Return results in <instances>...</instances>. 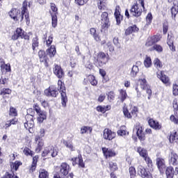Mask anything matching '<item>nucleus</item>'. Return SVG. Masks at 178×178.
<instances>
[{
  "label": "nucleus",
  "mask_w": 178,
  "mask_h": 178,
  "mask_svg": "<svg viewBox=\"0 0 178 178\" xmlns=\"http://www.w3.org/2000/svg\"><path fill=\"white\" fill-rule=\"evenodd\" d=\"M168 162L170 165L176 166L178 165V156L175 152H171L168 156Z\"/></svg>",
  "instance_id": "dca6fc26"
},
{
  "label": "nucleus",
  "mask_w": 178,
  "mask_h": 178,
  "mask_svg": "<svg viewBox=\"0 0 178 178\" xmlns=\"http://www.w3.org/2000/svg\"><path fill=\"white\" fill-rule=\"evenodd\" d=\"M149 125L154 130H161L162 129V125L159 124V122L154 120L153 119H149L148 121Z\"/></svg>",
  "instance_id": "412c9836"
},
{
  "label": "nucleus",
  "mask_w": 178,
  "mask_h": 178,
  "mask_svg": "<svg viewBox=\"0 0 178 178\" xmlns=\"http://www.w3.org/2000/svg\"><path fill=\"white\" fill-rule=\"evenodd\" d=\"M12 93V90L9 88H3L1 90L0 95H6V94L9 95Z\"/></svg>",
  "instance_id": "5fc2aeb1"
},
{
  "label": "nucleus",
  "mask_w": 178,
  "mask_h": 178,
  "mask_svg": "<svg viewBox=\"0 0 178 178\" xmlns=\"http://www.w3.org/2000/svg\"><path fill=\"white\" fill-rule=\"evenodd\" d=\"M154 64L155 67H156V69H162V62H161V60L159 58H155L154 60Z\"/></svg>",
  "instance_id": "c03bdc74"
},
{
  "label": "nucleus",
  "mask_w": 178,
  "mask_h": 178,
  "mask_svg": "<svg viewBox=\"0 0 178 178\" xmlns=\"http://www.w3.org/2000/svg\"><path fill=\"white\" fill-rule=\"evenodd\" d=\"M106 95L108 97V99L110 102H112L115 99V92L113 91H111L108 93H106Z\"/></svg>",
  "instance_id": "3c124183"
},
{
  "label": "nucleus",
  "mask_w": 178,
  "mask_h": 178,
  "mask_svg": "<svg viewBox=\"0 0 178 178\" xmlns=\"http://www.w3.org/2000/svg\"><path fill=\"white\" fill-rule=\"evenodd\" d=\"M48 177V172L45 170H41L40 171L39 178H47Z\"/></svg>",
  "instance_id": "864d4df0"
},
{
  "label": "nucleus",
  "mask_w": 178,
  "mask_h": 178,
  "mask_svg": "<svg viewBox=\"0 0 178 178\" xmlns=\"http://www.w3.org/2000/svg\"><path fill=\"white\" fill-rule=\"evenodd\" d=\"M106 47L108 48V51L110 52H113L115 51V47H113V45H112V42H108L106 43Z\"/></svg>",
  "instance_id": "338daca9"
},
{
  "label": "nucleus",
  "mask_w": 178,
  "mask_h": 178,
  "mask_svg": "<svg viewBox=\"0 0 178 178\" xmlns=\"http://www.w3.org/2000/svg\"><path fill=\"white\" fill-rule=\"evenodd\" d=\"M134 130L136 131V134L140 141H144V140H145V134H144V129H143V127L138 124Z\"/></svg>",
  "instance_id": "a211bd4d"
},
{
  "label": "nucleus",
  "mask_w": 178,
  "mask_h": 178,
  "mask_svg": "<svg viewBox=\"0 0 178 178\" xmlns=\"http://www.w3.org/2000/svg\"><path fill=\"white\" fill-rule=\"evenodd\" d=\"M117 134L123 137V136H129V132L126 130V126H122L120 130L117 131Z\"/></svg>",
  "instance_id": "c85d7f7f"
},
{
  "label": "nucleus",
  "mask_w": 178,
  "mask_h": 178,
  "mask_svg": "<svg viewBox=\"0 0 178 178\" xmlns=\"http://www.w3.org/2000/svg\"><path fill=\"white\" fill-rule=\"evenodd\" d=\"M15 33H17V35H18L19 37H22L23 36V35L24 34V31H23V29H20V28H17L16 29V31Z\"/></svg>",
  "instance_id": "0e129e2a"
},
{
  "label": "nucleus",
  "mask_w": 178,
  "mask_h": 178,
  "mask_svg": "<svg viewBox=\"0 0 178 178\" xmlns=\"http://www.w3.org/2000/svg\"><path fill=\"white\" fill-rule=\"evenodd\" d=\"M144 65L145 67H151L152 65V61L151 60V57H149L148 56H146L145 60H144Z\"/></svg>",
  "instance_id": "ea45409f"
},
{
  "label": "nucleus",
  "mask_w": 178,
  "mask_h": 178,
  "mask_svg": "<svg viewBox=\"0 0 178 178\" xmlns=\"http://www.w3.org/2000/svg\"><path fill=\"white\" fill-rule=\"evenodd\" d=\"M143 13V9L140 8L138 3L132 6L130 9V15L134 17H140V15Z\"/></svg>",
  "instance_id": "1a4fd4ad"
},
{
  "label": "nucleus",
  "mask_w": 178,
  "mask_h": 178,
  "mask_svg": "<svg viewBox=\"0 0 178 178\" xmlns=\"http://www.w3.org/2000/svg\"><path fill=\"white\" fill-rule=\"evenodd\" d=\"M138 114V108H137L136 106H134L131 108V118H137V115Z\"/></svg>",
  "instance_id": "de8ad7c7"
},
{
  "label": "nucleus",
  "mask_w": 178,
  "mask_h": 178,
  "mask_svg": "<svg viewBox=\"0 0 178 178\" xmlns=\"http://www.w3.org/2000/svg\"><path fill=\"white\" fill-rule=\"evenodd\" d=\"M58 155V149L54 147V146H48L46 147L42 153V156H52V158H55Z\"/></svg>",
  "instance_id": "39448f33"
},
{
  "label": "nucleus",
  "mask_w": 178,
  "mask_h": 178,
  "mask_svg": "<svg viewBox=\"0 0 178 178\" xmlns=\"http://www.w3.org/2000/svg\"><path fill=\"white\" fill-rule=\"evenodd\" d=\"M50 15L51 16V26L55 29L58 26V7L54 3H50Z\"/></svg>",
  "instance_id": "20e7f679"
},
{
  "label": "nucleus",
  "mask_w": 178,
  "mask_h": 178,
  "mask_svg": "<svg viewBox=\"0 0 178 178\" xmlns=\"http://www.w3.org/2000/svg\"><path fill=\"white\" fill-rule=\"evenodd\" d=\"M63 144L66 146L67 148H69L70 151H74V146H73V143L72 142H67L66 140L63 141Z\"/></svg>",
  "instance_id": "58836bf2"
},
{
  "label": "nucleus",
  "mask_w": 178,
  "mask_h": 178,
  "mask_svg": "<svg viewBox=\"0 0 178 178\" xmlns=\"http://www.w3.org/2000/svg\"><path fill=\"white\" fill-rule=\"evenodd\" d=\"M42 147H44V141L42 140H38V147L35 149V152H37L38 154V152H41Z\"/></svg>",
  "instance_id": "79ce46f5"
},
{
  "label": "nucleus",
  "mask_w": 178,
  "mask_h": 178,
  "mask_svg": "<svg viewBox=\"0 0 178 178\" xmlns=\"http://www.w3.org/2000/svg\"><path fill=\"white\" fill-rule=\"evenodd\" d=\"M24 154L26 156H33L34 155V152L33 151H31V149H29V147H25L24 149Z\"/></svg>",
  "instance_id": "8fccbe9b"
},
{
  "label": "nucleus",
  "mask_w": 178,
  "mask_h": 178,
  "mask_svg": "<svg viewBox=\"0 0 178 178\" xmlns=\"http://www.w3.org/2000/svg\"><path fill=\"white\" fill-rule=\"evenodd\" d=\"M153 43L156 44V42L161 40V38L159 35H154L150 38Z\"/></svg>",
  "instance_id": "bf43d9fd"
},
{
  "label": "nucleus",
  "mask_w": 178,
  "mask_h": 178,
  "mask_svg": "<svg viewBox=\"0 0 178 178\" xmlns=\"http://www.w3.org/2000/svg\"><path fill=\"white\" fill-rule=\"evenodd\" d=\"M9 15L11 17V19H13L15 21L19 20L21 19L23 20L24 17L26 19V24H30V18L29 15V10L27 9V1H24L22 7V13L20 14V10H17L16 8H13L9 12Z\"/></svg>",
  "instance_id": "f257e3e1"
},
{
  "label": "nucleus",
  "mask_w": 178,
  "mask_h": 178,
  "mask_svg": "<svg viewBox=\"0 0 178 178\" xmlns=\"http://www.w3.org/2000/svg\"><path fill=\"white\" fill-rule=\"evenodd\" d=\"M97 6L100 10H104L106 8V0H97Z\"/></svg>",
  "instance_id": "473e14b6"
},
{
  "label": "nucleus",
  "mask_w": 178,
  "mask_h": 178,
  "mask_svg": "<svg viewBox=\"0 0 178 178\" xmlns=\"http://www.w3.org/2000/svg\"><path fill=\"white\" fill-rule=\"evenodd\" d=\"M178 13V6L174 5L171 8V15L172 17H176V15Z\"/></svg>",
  "instance_id": "37998d69"
},
{
  "label": "nucleus",
  "mask_w": 178,
  "mask_h": 178,
  "mask_svg": "<svg viewBox=\"0 0 178 178\" xmlns=\"http://www.w3.org/2000/svg\"><path fill=\"white\" fill-rule=\"evenodd\" d=\"M174 115L170 117V120L174 124H178V111H174Z\"/></svg>",
  "instance_id": "72a5a7b5"
},
{
  "label": "nucleus",
  "mask_w": 178,
  "mask_h": 178,
  "mask_svg": "<svg viewBox=\"0 0 178 178\" xmlns=\"http://www.w3.org/2000/svg\"><path fill=\"white\" fill-rule=\"evenodd\" d=\"M154 42L152 41V40L151 39V38H148L146 43H145V46L146 47H152V45H154Z\"/></svg>",
  "instance_id": "774afa93"
},
{
  "label": "nucleus",
  "mask_w": 178,
  "mask_h": 178,
  "mask_svg": "<svg viewBox=\"0 0 178 178\" xmlns=\"http://www.w3.org/2000/svg\"><path fill=\"white\" fill-rule=\"evenodd\" d=\"M88 80L90 81L91 86H97L98 84V81L94 76V75H89L88 76Z\"/></svg>",
  "instance_id": "4c0bfd02"
},
{
  "label": "nucleus",
  "mask_w": 178,
  "mask_h": 178,
  "mask_svg": "<svg viewBox=\"0 0 178 178\" xmlns=\"http://www.w3.org/2000/svg\"><path fill=\"white\" fill-rule=\"evenodd\" d=\"M156 75L158 79H159L163 84L170 86V79H169V76L165 74V72L159 70V72H156Z\"/></svg>",
  "instance_id": "9b49d317"
},
{
  "label": "nucleus",
  "mask_w": 178,
  "mask_h": 178,
  "mask_svg": "<svg viewBox=\"0 0 178 178\" xmlns=\"http://www.w3.org/2000/svg\"><path fill=\"white\" fill-rule=\"evenodd\" d=\"M33 109L38 115V121L39 123H42L47 119V112L41 110V108L38 104L33 105Z\"/></svg>",
  "instance_id": "423d86ee"
},
{
  "label": "nucleus",
  "mask_w": 178,
  "mask_h": 178,
  "mask_svg": "<svg viewBox=\"0 0 178 178\" xmlns=\"http://www.w3.org/2000/svg\"><path fill=\"white\" fill-rule=\"evenodd\" d=\"M22 165V162L19 161H16L13 165H11L12 169H15V170H17L19 169V166Z\"/></svg>",
  "instance_id": "6e6d98bb"
},
{
  "label": "nucleus",
  "mask_w": 178,
  "mask_h": 178,
  "mask_svg": "<svg viewBox=\"0 0 178 178\" xmlns=\"http://www.w3.org/2000/svg\"><path fill=\"white\" fill-rule=\"evenodd\" d=\"M1 70L2 72V73H3V71L6 70V72H10V65H8V64H2L1 65Z\"/></svg>",
  "instance_id": "a18cd8bd"
},
{
  "label": "nucleus",
  "mask_w": 178,
  "mask_h": 178,
  "mask_svg": "<svg viewBox=\"0 0 178 178\" xmlns=\"http://www.w3.org/2000/svg\"><path fill=\"white\" fill-rule=\"evenodd\" d=\"M144 161H145L148 168H152V166H154L152 160L151 159V158H149V156H147V157H145L144 159Z\"/></svg>",
  "instance_id": "09e8293b"
},
{
  "label": "nucleus",
  "mask_w": 178,
  "mask_h": 178,
  "mask_svg": "<svg viewBox=\"0 0 178 178\" xmlns=\"http://www.w3.org/2000/svg\"><path fill=\"white\" fill-rule=\"evenodd\" d=\"M38 57L40 62L44 63L45 66H48V56H47V54H45V51L40 50L38 51Z\"/></svg>",
  "instance_id": "6ab92c4d"
},
{
  "label": "nucleus",
  "mask_w": 178,
  "mask_h": 178,
  "mask_svg": "<svg viewBox=\"0 0 178 178\" xmlns=\"http://www.w3.org/2000/svg\"><path fill=\"white\" fill-rule=\"evenodd\" d=\"M172 94L175 97L178 95V86L177 84H173V86H172Z\"/></svg>",
  "instance_id": "052dcab7"
},
{
  "label": "nucleus",
  "mask_w": 178,
  "mask_h": 178,
  "mask_svg": "<svg viewBox=\"0 0 178 178\" xmlns=\"http://www.w3.org/2000/svg\"><path fill=\"white\" fill-rule=\"evenodd\" d=\"M101 20L102 22V29H109L111 24L109 23V17H108V13H102L101 15Z\"/></svg>",
  "instance_id": "2eb2a0df"
},
{
  "label": "nucleus",
  "mask_w": 178,
  "mask_h": 178,
  "mask_svg": "<svg viewBox=\"0 0 178 178\" xmlns=\"http://www.w3.org/2000/svg\"><path fill=\"white\" fill-rule=\"evenodd\" d=\"M165 175L167 178H173V176H175V169L173 167H168L165 170Z\"/></svg>",
  "instance_id": "393cba45"
},
{
  "label": "nucleus",
  "mask_w": 178,
  "mask_h": 178,
  "mask_svg": "<svg viewBox=\"0 0 178 178\" xmlns=\"http://www.w3.org/2000/svg\"><path fill=\"white\" fill-rule=\"evenodd\" d=\"M103 133V138L104 140H108V141H112L116 137V133L109 129H105Z\"/></svg>",
  "instance_id": "4468645a"
},
{
  "label": "nucleus",
  "mask_w": 178,
  "mask_h": 178,
  "mask_svg": "<svg viewBox=\"0 0 178 178\" xmlns=\"http://www.w3.org/2000/svg\"><path fill=\"white\" fill-rule=\"evenodd\" d=\"M91 35H92L94 40L95 41H101V38H99V35L97 33V30L95 28H91L90 30Z\"/></svg>",
  "instance_id": "7c9ffc66"
},
{
  "label": "nucleus",
  "mask_w": 178,
  "mask_h": 178,
  "mask_svg": "<svg viewBox=\"0 0 178 178\" xmlns=\"http://www.w3.org/2000/svg\"><path fill=\"white\" fill-rule=\"evenodd\" d=\"M127 98V92L126 90L121 89L120 90V99L121 102H124V100Z\"/></svg>",
  "instance_id": "c9c22d12"
},
{
  "label": "nucleus",
  "mask_w": 178,
  "mask_h": 178,
  "mask_svg": "<svg viewBox=\"0 0 178 178\" xmlns=\"http://www.w3.org/2000/svg\"><path fill=\"white\" fill-rule=\"evenodd\" d=\"M69 172H70V165H69L66 163H62L60 166V176L62 178H67V175H69Z\"/></svg>",
  "instance_id": "6e6552de"
},
{
  "label": "nucleus",
  "mask_w": 178,
  "mask_h": 178,
  "mask_svg": "<svg viewBox=\"0 0 178 178\" xmlns=\"http://www.w3.org/2000/svg\"><path fill=\"white\" fill-rule=\"evenodd\" d=\"M72 165L74 166L75 165H79L80 168H86V164L83 161V156L81 154H79L78 157L72 158Z\"/></svg>",
  "instance_id": "f3484780"
},
{
  "label": "nucleus",
  "mask_w": 178,
  "mask_h": 178,
  "mask_svg": "<svg viewBox=\"0 0 178 178\" xmlns=\"http://www.w3.org/2000/svg\"><path fill=\"white\" fill-rule=\"evenodd\" d=\"M137 31H138V28H137V26L134 25V26L128 27L126 29L125 35H130V34H133V33H137Z\"/></svg>",
  "instance_id": "5701e85b"
},
{
  "label": "nucleus",
  "mask_w": 178,
  "mask_h": 178,
  "mask_svg": "<svg viewBox=\"0 0 178 178\" xmlns=\"http://www.w3.org/2000/svg\"><path fill=\"white\" fill-rule=\"evenodd\" d=\"M138 173L142 178H152V175L143 166L139 165L138 167Z\"/></svg>",
  "instance_id": "ddd939ff"
},
{
  "label": "nucleus",
  "mask_w": 178,
  "mask_h": 178,
  "mask_svg": "<svg viewBox=\"0 0 178 178\" xmlns=\"http://www.w3.org/2000/svg\"><path fill=\"white\" fill-rule=\"evenodd\" d=\"M40 42H38V37L33 38L32 40V49L35 51V48L38 47Z\"/></svg>",
  "instance_id": "e433bc0d"
},
{
  "label": "nucleus",
  "mask_w": 178,
  "mask_h": 178,
  "mask_svg": "<svg viewBox=\"0 0 178 178\" xmlns=\"http://www.w3.org/2000/svg\"><path fill=\"white\" fill-rule=\"evenodd\" d=\"M24 127L31 133V129L34 127V116L33 115L27 114L25 116V122H24Z\"/></svg>",
  "instance_id": "0eeeda50"
},
{
  "label": "nucleus",
  "mask_w": 178,
  "mask_h": 178,
  "mask_svg": "<svg viewBox=\"0 0 178 178\" xmlns=\"http://www.w3.org/2000/svg\"><path fill=\"white\" fill-rule=\"evenodd\" d=\"M44 94L47 97H56L58 94V90L54 87H49V88L44 90Z\"/></svg>",
  "instance_id": "aec40b11"
},
{
  "label": "nucleus",
  "mask_w": 178,
  "mask_h": 178,
  "mask_svg": "<svg viewBox=\"0 0 178 178\" xmlns=\"http://www.w3.org/2000/svg\"><path fill=\"white\" fill-rule=\"evenodd\" d=\"M169 29V25L168 24V22H164L163 25V34H166V33H168V30Z\"/></svg>",
  "instance_id": "680f3d73"
},
{
  "label": "nucleus",
  "mask_w": 178,
  "mask_h": 178,
  "mask_svg": "<svg viewBox=\"0 0 178 178\" xmlns=\"http://www.w3.org/2000/svg\"><path fill=\"white\" fill-rule=\"evenodd\" d=\"M58 90L60 92L61 95V104L63 108H66V104H67V96L66 95V86L65 83L60 80L58 81Z\"/></svg>",
  "instance_id": "7ed1b4c3"
},
{
  "label": "nucleus",
  "mask_w": 178,
  "mask_h": 178,
  "mask_svg": "<svg viewBox=\"0 0 178 178\" xmlns=\"http://www.w3.org/2000/svg\"><path fill=\"white\" fill-rule=\"evenodd\" d=\"M123 113L125 118H127V119H131V113L129 112V110L127 108L124 107L123 108Z\"/></svg>",
  "instance_id": "603ef678"
},
{
  "label": "nucleus",
  "mask_w": 178,
  "mask_h": 178,
  "mask_svg": "<svg viewBox=\"0 0 178 178\" xmlns=\"http://www.w3.org/2000/svg\"><path fill=\"white\" fill-rule=\"evenodd\" d=\"M37 162H38V156H35L33 158L32 165L30 168L31 172H34V170H35V168H37Z\"/></svg>",
  "instance_id": "f704fd0d"
},
{
  "label": "nucleus",
  "mask_w": 178,
  "mask_h": 178,
  "mask_svg": "<svg viewBox=\"0 0 178 178\" xmlns=\"http://www.w3.org/2000/svg\"><path fill=\"white\" fill-rule=\"evenodd\" d=\"M53 73L58 77V79H63V77H65V72H63L62 67L58 64H54L53 67Z\"/></svg>",
  "instance_id": "f8f14e48"
},
{
  "label": "nucleus",
  "mask_w": 178,
  "mask_h": 178,
  "mask_svg": "<svg viewBox=\"0 0 178 178\" xmlns=\"http://www.w3.org/2000/svg\"><path fill=\"white\" fill-rule=\"evenodd\" d=\"M97 112H102V113H105V112H106V108H105V106H98L96 108Z\"/></svg>",
  "instance_id": "e2e57ef3"
},
{
  "label": "nucleus",
  "mask_w": 178,
  "mask_h": 178,
  "mask_svg": "<svg viewBox=\"0 0 178 178\" xmlns=\"http://www.w3.org/2000/svg\"><path fill=\"white\" fill-rule=\"evenodd\" d=\"M146 22L148 24H151L152 22V14L148 13L146 17Z\"/></svg>",
  "instance_id": "69168bd1"
},
{
  "label": "nucleus",
  "mask_w": 178,
  "mask_h": 178,
  "mask_svg": "<svg viewBox=\"0 0 178 178\" xmlns=\"http://www.w3.org/2000/svg\"><path fill=\"white\" fill-rule=\"evenodd\" d=\"M9 115L10 116H17V111H16V108L11 107L10 108V113Z\"/></svg>",
  "instance_id": "13d9d810"
},
{
  "label": "nucleus",
  "mask_w": 178,
  "mask_h": 178,
  "mask_svg": "<svg viewBox=\"0 0 178 178\" xmlns=\"http://www.w3.org/2000/svg\"><path fill=\"white\" fill-rule=\"evenodd\" d=\"M89 130L90 133L92 131V128L90 127H82L81 129V134H86L87 131Z\"/></svg>",
  "instance_id": "49530a36"
},
{
  "label": "nucleus",
  "mask_w": 178,
  "mask_h": 178,
  "mask_svg": "<svg viewBox=\"0 0 178 178\" xmlns=\"http://www.w3.org/2000/svg\"><path fill=\"white\" fill-rule=\"evenodd\" d=\"M103 153L106 158H111L112 156H116V152H115V150L112 149H108L106 147L102 148Z\"/></svg>",
  "instance_id": "4be33fe9"
},
{
  "label": "nucleus",
  "mask_w": 178,
  "mask_h": 178,
  "mask_svg": "<svg viewBox=\"0 0 178 178\" xmlns=\"http://www.w3.org/2000/svg\"><path fill=\"white\" fill-rule=\"evenodd\" d=\"M47 54L50 58H54L56 54V48L54 45H51L49 49H47Z\"/></svg>",
  "instance_id": "cd10ccee"
},
{
  "label": "nucleus",
  "mask_w": 178,
  "mask_h": 178,
  "mask_svg": "<svg viewBox=\"0 0 178 178\" xmlns=\"http://www.w3.org/2000/svg\"><path fill=\"white\" fill-rule=\"evenodd\" d=\"M129 175L131 176V178L136 177V168L134 167L129 168Z\"/></svg>",
  "instance_id": "4d7b16f0"
},
{
  "label": "nucleus",
  "mask_w": 178,
  "mask_h": 178,
  "mask_svg": "<svg viewBox=\"0 0 178 178\" xmlns=\"http://www.w3.org/2000/svg\"><path fill=\"white\" fill-rule=\"evenodd\" d=\"M138 72H140V70L138 69V66L134 65L131 68L130 76L131 77H136L137 74H138Z\"/></svg>",
  "instance_id": "2f4dec72"
},
{
  "label": "nucleus",
  "mask_w": 178,
  "mask_h": 178,
  "mask_svg": "<svg viewBox=\"0 0 178 178\" xmlns=\"http://www.w3.org/2000/svg\"><path fill=\"white\" fill-rule=\"evenodd\" d=\"M140 88L147 91V88H151L149 86L147 85V80L145 79H139Z\"/></svg>",
  "instance_id": "c756f323"
},
{
  "label": "nucleus",
  "mask_w": 178,
  "mask_h": 178,
  "mask_svg": "<svg viewBox=\"0 0 178 178\" xmlns=\"http://www.w3.org/2000/svg\"><path fill=\"white\" fill-rule=\"evenodd\" d=\"M108 168L111 170V172H115V170H118V164L116 163L111 161L109 162Z\"/></svg>",
  "instance_id": "a19ab883"
},
{
  "label": "nucleus",
  "mask_w": 178,
  "mask_h": 178,
  "mask_svg": "<svg viewBox=\"0 0 178 178\" xmlns=\"http://www.w3.org/2000/svg\"><path fill=\"white\" fill-rule=\"evenodd\" d=\"M156 165L160 172V173H165L166 170V163L165 162V159L161 157H158L156 159Z\"/></svg>",
  "instance_id": "9d476101"
},
{
  "label": "nucleus",
  "mask_w": 178,
  "mask_h": 178,
  "mask_svg": "<svg viewBox=\"0 0 178 178\" xmlns=\"http://www.w3.org/2000/svg\"><path fill=\"white\" fill-rule=\"evenodd\" d=\"M114 15L116 19L117 24L119 26V24H120L122 20H123V15H122L120 14V12L118 9H115Z\"/></svg>",
  "instance_id": "a878e982"
},
{
  "label": "nucleus",
  "mask_w": 178,
  "mask_h": 178,
  "mask_svg": "<svg viewBox=\"0 0 178 178\" xmlns=\"http://www.w3.org/2000/svg\"><path fill=\"white\" fill-rule=\"evenodd\" d=\"M108 62H109V55L104 52L100 51L94 57V65H95L97 67H102V66H105Z\"/></svg>",
  "instance_id": "f03ea898"
},
{
  "label": "nucleus",
  "mask_w": 178,
  "mask_h": 178,
  "mask_svg": "<svg viewBox=\"0 0 178 178\" xmlns=\"http://www.w3.org/2000/svg\"><path fill=\"white\" fill-rule=\"evenodd\" d=\"M149 51H156V52L161 54V52H163V47H162V46H161L160 44H154L152 47L149 49Z\"/></svg>",
  "instance_id": "bb28decb"
},
{
  "label": "nucleus",
  "mask_w": 178,
  "mask_h": 178,
  "mask_svg": "<svg viewBox=\"0 0 178 178\" xmlns=\"http://www.w3.org/2000/svg\"><path fill=\"white\" fill-rule=\"evenodd\" d=\"M137 152H138L140 156L143 158V159L148 156V152L147 151V149H145L141 147H139L137 148Z\"/></svg>",
  "instance_id": "b1692460"
}]
</instances>
